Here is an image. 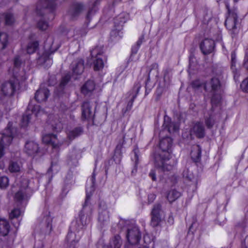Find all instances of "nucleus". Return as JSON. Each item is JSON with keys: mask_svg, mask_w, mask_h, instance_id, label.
Wrapping results in <instances>:
<instances>
[{"mask_svg": "<svg viewBox=\"0 0 248 248\" xmlns=\"http://www.w3.org/2000/svg\"><path fill=\"white\" fill-rule=\"evenodd\" d=\"M172 146V140L170 137H165L160 141L159 147L162 152L155 156V166L164 171H170L174 167L167 163L170 157Z\"/></svg>", "mask_w": 248, "mask_h": 248, "instance_id": "f03ea898", "label": "nucleus"}, {"mask_svg": "<svg viewBox=\"0 0 248 248\" xmlns=\"http://www.w3.org/2000/svg\"><path fill=\"white\" fill-rule=\"evenodd\" d=\"M84 6L82 3H76L73 4L68 11V15L71 19H76L84 10Z\"/></svg>", "mask_w": 248, "mask_h": 248, "instance_id": "dca6fc26", "label": "nucleus"}, {"mask_svg": "<svg viewBox=\"0 0 248 248\" xmlns=\"http://www.w3.org/2000/svg\"><path fill=\"white\" fill-rule=\"evenodd\" d=\"M149 176H150V177L152 178V179L153 181H156V176H155V170H152L150 171V172L149 173Z\"/></svg>", "mask_w": 248, "mask_h": 248, "instance_id": "6e6d98bb", "label": "nucleus"}, {"mask_svg": "<svg viewBox=\"0 0 248 248\" xmlns=\"http://www.w3.org/2000/svg\"><path fill=\"white\" fill-rule=\"evenodd\" d=\"M226 7L228 9L229 15L226 19L225 24L228 30H233L236 28L238 21L237 9L234 8L230 10L228 3L226 4Z\"/></svg>", "mask_w": 248, "mask_h": 248, "instance_id": "9d476101", "label": "nucleus"}, {"mask_svg": "<svg viewBox=\"0 0 248 248\" xmlns=\"http://www.w3.org/2000/svg\"><path fill=\"white\" fill-rule=\"evenodd\" d=\"M14 76L8 81L2 85L1 91L6 96L13 95L18 86L19 80H24L25 78H20L17 75L16 69L14 70Z\"/></svg>", "mask_w": 248, "mask_h": 248, "instance_id": "20e7f679", "label": "nucleus"}, {"mask_svg": "<svg viewBox=\"0 0 248 248\" xmlns=\"http://www.w3.org/2000/svg\"><path fill=\"white\" fill-rule=\"evenodd\" d=\"M133 152L135 154V162L137 163L138 160V153L139 152V150L137 148H135L133 150Z\"/></svg>", "mask_w": 248, "mask_h": 248, "instance_id": "680f3d73", "label": "nucleus"}, {"mask_svg": "<svg viewBox=\"0 0 248 248\" xmlns=\"http://www.w3.org/2000/svg\"><path fill=\"white\" fill-rule=\"evenodd\" d=\"M3 16L6 25H11L15 22V18L13 14L6 12L3 15Z\"/></svg>", "mask_w": 248, "mask_h": 248, "instance_id": "4c0bfd02", "label": "nucleus"}, {"mask_svg": "<svg viewBox=\"0 0 248 248\" xmlns=\"http://www.w3.org/2000/svg\"><path fill=\"white\" fill-rule=\"evenodd\" d=\"M202 148L198 145H194L192 147L191 151V157L195 162L200 161L201 158Z\"/></svg>", "mask_w": 248, "mask_h": 248, "instance_id": "bb28decb", "label": "nucleus"}, {"mask_svg": "<svg viewBox=\"0 0 248 248\" xmlns=\"http://www.w3.org/2000/svg\"><path fill=\"white\" fill-rule=\"evenodd\" d=\"M37 27L39 30L45 31L49 27L48 23L45 21L43 19H41L38 22Z\"/></svg>", "mask_w": 248, "mask_h": 248, "instance_id": "c03bdc74", "label": "nucleus"}, {"mask_svg": "<svg viewBox=\"0 0 248 248\" xmlns=\"http://www.w3.org/2000/svg\"><path fill=\"white\" fill-rule=\"evenodd\" d=\"M49 18L51 20L54 18V15L52 13L50 14Z\"/></svg>", "mask_w": 248, "mask_h": 248, "instance_id": "69168bd1", "label": "nucleus"}, {"mask_svg": "<svg viewBox=\"0 0 248 248\" xmlns=\"http://www.w3.org/2000/svg\"><path fill=\"white\" fill-rule=\"evenodd\" d=\"M182 175L184 178L189 181H192L194 179V176L192 172L188 168L184 170Z\"/></svg>", "mask_w": 248, "mask_h": 248, "instance_id": "58836bf2", "label": "nucleus"}, {"mask_svg": "<svg viewBox=\"0 0 248 248\" xmlns=\"http://www.w3.org/2000/svg\"><path fill=\"white\" fill-rule=\"evenodd\" d=\"M97 248H109V247L107 245H105L103 242H99L97 244Z\"/></svg>", "mask_w": 248, "mask_h": 248, "instance_id": "4d7b16f0", "label": "nucleus"}, {"mask_svg": "<svg viewBox=\"0 0 248 248\" xmlns=\"http://www.w3.org/2000/svg\"><path fill=\"white\" fill-rule=\"evenodd\" d=\"M139 48H140V47L136 45L133 46L132 47V50H131L132 54H136L137 53Z\"/></svg>", "mask_w": 248, "mask_h": 248, "instance_id": "13d9d810", "label": "nucleus"}, {"mask_svg": "<svg viewBox=\"0 0 248 248\" xmlns=\"http://www.w3.org/2000/svg\"><path fill=\"white\" fill-rule=\"evenodd\" d=\"M70 79V76L69 74H67L65 76H64L60 83L59 88L61 90H62L64 88V86L67 84V83L69 82Z\"/></svg>", "mask_w": 248, "mask_h": 248, "instance_id": "49530a36", "label": "nucleus"}, {"mask_svg": "<svg viewBox=\"0 0 248 248\" xmlns=\"http://www.w3.org/2000/svg\"><path fill=\"white\" fill-rule=\"evenodd\" d=\"M21 183L20 189L16 193L15 196V199L18 201L24 200L28 198L29 181L26 179H23Z\"/></svg>", "mask_w": 248, "mask_h": 248, "instance_id": "4468645a", "label": "nucleus"}, {"mask_svg": "<svg viewBox=\"0 0 248 248\" xmlns=\"http://www.w3.org/2000/svg\"><path fill=\"white\" fill-rule=\"evenodd\" d=\"M151 69L148 73V77L149 78L151 75L157 76L158 74V65L157 63H153L151 66Z\"/></svg>", "mask_w": 248, "mask_h": 248, "instance_id": "37998d69", "label": "nucleus"}, {"mask_svg": "<svg viewBox=\"0 0 248 248\" xmlns=\"http://www.w3.org/2000/svg\"><path fill=\"white\" fill-rule=\"evenodd\" d=\"M191 58H190V60H189V61H190V62H189V66H191Z\"/></svg>", "mask_w": 248, "mask_h": 248, "instance_id": "774afa93", "label": "nucleus"}, {"mask_svg": "<svg viewBox=\"0 0 248 248\" xmlns=\"http://www.w3.org/2000/svg\"><path fill=\"white\" fill-rule=\"evenodd\" d=\"M98 222L100 225L103 227L107 225L109 222V213L107 208H99Z\"/></svg>", "mask_w": 248, "mask_h": 248, "instance_id": "aec40b11", "label": "nucleus"}, {"mask_svg": "<svg viewBox=\"0 0 248 248\" xmlns=\"http://www.w3.org/2000/svg\"><path fill=\"white\" fill-rule=\"evenodd\" d=\"M82 133V129L80 127H77L70 131L68 134V139L72 140L76 137L80 136Z\"/></svg>", "mask_w": 248, "mask_h": 248, "instance_id": "f704fd0d", "label": "nucleus"}, {"mask_svg": "<svg viewBox=\"0 0 248 248\" xmlns=\"http://www.w3.org/2000/svg\"><path fill=\"white\" fill-rule=\"evenodd\" d=\"M95 89V83L93 80H88L81 87V92L85 95L91 93Z\"/></svg>", "mask_w": 248, "mask_h": 248, "instance_id": "cd10ccee", "label": "nucleus"}, {"mask_svg": "<svg viewBox=\"0 0 248 248\" xmlns=\"http://www.w3.org/2000/svg\"><path fill=\"white\" fill-rule=\"evenodd\" d=\"M203 15L205 20L208 21L212 18L211 12L209 9L207 8H204L203 9Z\"/></svg>", "mask_w": 248, "mask_h": 248, "instance_id": "de8ad7c7", "label": "nucleus"}, {"mask_svg": "<svg viewBox=\"0 0 248 248\" xmlns=\"http://www.w3.org/2000/svg\"><path fill=\"white\" fill-rule=\"evenodd\" d=\"M129 18V15L126 13H122L116 16L114 19V23L116 29L111 31L110 36L112 40L113 38H116V40L119 39L122 37V32H120L123 25Z\"/></svg>", "mask_w": 248, "mask_h": 248, "instance_id": "423d86ee", "label": "nucleus"}, {"mask_svg": "<svg viewBox=\"0 0 248 248\" xmlns=\"http://www.w3.org/2000/svg\"><path fill=\"white\" fill-rule=\"evenodd\" d=\"M163 125L170 133L177 132L179 129L178 124L171 122L169 118H165Z\"/></svg>", "mask_w": 248, "mask_h": 248, "instance_id": "a878e982", "label": "nucleus"}, {"mask_svg": "<svg viewBox=\"0 0 248 248\" xmlns=\"http://www.w3.org/2000/svg\"><path fill=\"white\" fill-rule=\"evenodd\" d=\"M4 148L2 144H0V158L4 155Z\"/></svg>", "mask_w": 248, "mask_h": 248, "instance_id": "bf43d9fd", "label": "nucleus"}, {"mask_svg": "<svg viewBox=\"0 0 248 248\" xmlns=\"http://www.w3.org/2000/svg\"><path fill=\"white\" fill-rule=\"evenodd\" d=\"M236 54L234 52H232L231 54V69L233 72L236 70Z\"/></svg>", "mask_w": 248, "mask_h": 248, "instance_id": "09e8293b", "label": "nucleus"}, {"mask_svg": "<svg viewBox=\"0 0 248 248\" xmlns=\"http://www.w3.org/2000/svg\"><path fill=\"white\" fill-rule=\"evenodd\" d=\"M143 38L142 37L140 38L139 39V40L137 41L136 45L140 47L141 44H142V43L143 42Z\"/></svg>", "mask_w": 248, "mask_h": 248, "instance_id": "e2e57ef3", "label": "nucleus"}, {"mask_svg": "<svg viewBox=\"0 0 248 248\" xmlns=\"http://www.w3.org/2000/svg\"><path fill=\"white\" fill-rule=\"evenodd\" d=\"M222 83L219 77H213L211 79L204 83L203 87L205 90L212 93L211 104L212 111L214 107L217 106L220 103L221 96Z\"/></svg>", "mask_w": 248, "mask_h": 248, "instance_id": "7ed1b4c3", "label": "nucleus"}, {"mask_svg": "<svg viewBox=\"0 0 248 248\" xmlns=\"http://www.w3.org/2000/svg\"><path fill=\"white\" fill-rule=\"evenodd\" d=\"M49 122L51 125L52 129L56 132L60 131L63 127L62 124L60 120L58 115H50L49 117Z\"/></svg>", "mask_w": 248, "mask_h": 248, "instance_id": "4be33fe9", "label": "nucleus"}, {"mask_svg": "<svg viewBox=\"0 0 248 248\" xmlns=\"http://www.w3.org/2000/svg\"><path fill=\"white\" fill-rule=\"evenodd\" d=\"M192 87L194 88H199L202 86V83L200 80H197L192 82Z\"/></svg>", "mask_w": 248, "mask_h": 248, "instance_id": "864d4df0", "label": "nucleus"}, {"mask_svg": "<svg viewBox=\"0 0 248 248\" xmlns=\"http://www.w3.org/2000/svg\"><path fill=\"white\" fill-rule=\"evenodd\" d=\"M95 182V175L93 172L89 184L86 186V197L83 208L79 213L78 218L72 223L71 228L73 230L78 231L83 229L91 221L92 209L90 206H88V201L94 190Z\"/></svg>", "mask_w": 248, "mask_h": 248, "instance_id": "f257e3e1", "label": "nucleus"}, {"mask_svg": "<svg viewBox=\"0 0 248 248\" xmlns=\"http://www.w3.org/2000/svg\"><path fill=\"white\" fill-rule=\"evenodd\" d=\"M56 0H39L37 4L36 10L38 14L41 15V8L44 9H49L51 11H53L56 6Z\"/></svg>", "mask_w": 248, "mask_h": 248, "instance_id": "f3484780", "label": "nucleus"}, {"mask_svg": "<svg viewBox=\"0 0 248 248\" xmlns=\"http://www.w3.org/2000/svg\"><path fill=\"white\" fill-rule=\"evenodd\" d=\"M9 185V179L7 177L3 176L0 177V188H6Z\"/></svg>", "mask_w": 248, "mask_h": 248, "instance_id": "a18cd8bd", "label": "nucleus"}, {"mask_svg": "<svg viewBox=\"0 0 248 248\" xmlns=\"http://www.w3.org/2000/svg\"><path fill=\"white\" fill-rule=\"evenodd\" d=\"M205 119V123L207 128H211L214 124H215V121L213 119V116L212 114H209V116H205L204 117Z\"/></svg>", "mask_w": 248, "mask_h": 248, "instance_id": "79ce46f5", "label": "nucleus"}, {"mask_svg": "<svg viewBox=\"0 0 248 248\" xmlns=\"http://www.w3.org/2000/svg\"><path fill=\"white\" fill-rule=\"evenodd\" d=\"M24 55H17L15 56L14 59V64L15 68L18 69L23 62Z\"/></svg>", "mask_w": 248, "mask_h": 248, "instance_id": "a19ab883", "label": "nucleus"}, {"mask_svg": "<svg viewBox=\"0 0 248 248\" xmlns=\"http://www.w3.org/2000/svg\"><path fill=\"white\" fill-rule=\"evenodd\" d=\"M39 43L37 41L30 42L27 46V51L29 54L34 53L38 48Z\"/></svg>", "mask_w": 248, "mask_h": 248, "instance_id": "c9c22d12", "label": "nucleus"}, {"mask_svg": "<svg viewBox=\"0 0 248 248\" xmlns=\"http://www.w3.org/2000/svg\"><path fill=\"white\" fill-rule=\"evenodd\" d=\"M72 69L76 75H80L84 69V61L82 59H77L72 63Z\"/></svg>", "mask_w": 248, "mask_h": 248, "instance_id": "b1692460", "label": "nucleus"}, {"mask_svg": "<svg viewBox=\"0 0 248 248\" xmlns=\"http://www.w3.org/2000/svg\"><path fill=\"white\" fill-rule=\"evenodd\" d=\"M13 139V136L11 130L8 128L3 133L0 134V144H2L5 147L11 144Z\"/></svg>", "mask_w": 248, "mask_h": 248, "instance_id": "a211bd4d", "label": "nucleus"}, {"mask_svg": "<svg viewBox=\"0 0 248 248\" xmlns=\"http://www.w3.org/2000/svg\"><path fill=\"white\" fill-rule=\"evenodd\" d=\"M21 214V212L18 209H14L10 214V217L11 219L18 217Z\"/></svg>", "mask_w": 248, "mask_h": 248, "instance_id": "8fccbe9b", "label": "nucleus"}, {"mask_svg": "<svg viewBox=\"0 0 248 248\" xmlns=\"http://www.w3.org/2000/svg\"><path fill=\"white\" fill-rule=\"evenodd\" d=\"M241 88L245 92H248V78L243 81L241 84Z\"/></svg>", "mask_w": 248, "mask_h": 248, "instance_id": "603ef678", "label": "nucleus"}, {"mask_svg": "<svg viewBox=\"0 0 248 248\" xmlns=\"http://www.w3.org/2000/svg\"><path fill=\"white\" fill-rule=\"evenodd\" d=\"M94 115L92 106L89 101L84 102L81 105V119L83 121L92 120Z\"/></svg>", "mask_w": 248, "mask_h": 248, "instance_id": "9b49d317", "label": "nucleus"}, {"mask_svg": "<svg viewBox=\"0 0 248 248\" xmlns=\"http://www.w3.org/2000/svg\"><path fill=\"white\" fill-rule=\"evenodd\" d=\"M53 165H51V167L49 169L48 172L52 171Z\"/></svg>", "mask_w": 248, "mask_h": 248, "instance_id": "338daca9", "label": "nucleus"}, {"mask_svg": "<svg viewBox=\"0 0 248 248\" xmlns=\"http://www.w3.org/2000/svg\"><path fill=\"white\" fill-rule=\"evenodd\" d=\"M79 238H77L75 233L72 232H69L66 237V241L69 248H74Z\"/></svg>", "mask_w": 248, "mask_h": 248, "instance_id": "c85d7f7f", "label": "nucleus"}, {"mask_svg": "<svg viewBox=\"0 0 248 248\" xmlns=\"http://www.w3.org/2000/svg\"><path fill=\"white\" fill-rule=\"evenodd\" d=\"M98 4V0H95L93 2L92 7L90 8V9L87 14L86 17L85 24L86 26H88L89 23L91 19V16L96 11L95 6Z\"/></svg>", "mask_w": 248, "mask_h": 248, "instance_id": "473e14b6", "label": "nucleus"}, {"mask_svg": "<svg viewBox=\"0 0 248 248\" xmlns=\"http://www.w3.org/2000/svg\"><path fill=\"white\" fill-rule=\"evenodd\" d=\"M161 205L160 204L157 203L154 205L151 212V225L154 227L158 226L160 222H161Z\"/></svg>", "mask_w": 248, "mask_h": 248, "instance_id": "f8f14e48", "label": "nucleus"}, {"mask_svg": "<svg viewBox=\"0 0 248 248\" xmlns=\"http://www.w3.org/2000/svg\"><path fill=\"white\" fill-rule=\"evenodd\" d=\"M248 240V237H247L244 240V242L242 244V248H248V242H247Z\"/></svg>", "mask_w": 248, "mask_h": 248, "instance_id": "052dcab7", "label": "nucleus"}, {"mask_svg": "<svg viewBox=\"0 0 248 248\" xmlns=\"http://www.w3.org/2000/svg\"><path fill=\"white\" fill-rule=\"evenodd\" d=\"M40 219V227L42 232L45 234H49L52 228V218L50 212L47 210L44 211Z\"/></svg>", "mask_w": 248, "mask_h": 248, "instance_id": "6e6552de", "label": "nucleus"}, {"mask_svg": "<svg viewBox=\"0 0 248 248\" xmlns=\"http://www.w3.org/2000/svg\"><path fill=\"white\" fill-rule=\"evenodd\" d=\"M123 147L122 144L119 143L117 145L115 150V156L118 155L120 157L122 156V149Z\"/></svg>", "mask_w": 248, "mask_h": 248, "instance_id": "3c124183", "label": "nucleus"}, {"mask_svg": "<svg viewBox=\"0 0 248 248\" xmlns=\"http://www.w3.org/2000/svg\"><path fill=\"white\" fill-rule=\"evenodd\" d=\"M43 142L51 145L53 148H57L62 144L57 139L56 135L53 134H47L43 136Z\"/></svg>", "mask_w": 248, "mask_h": 248, "instance_id": "2eb2a0df", "label": "nucleus"}, {"mask_svg": "<svg viewBox=\"0 0 248 248\" xmlns=\"http://www.w3.org/2000/svg\"><path fill=\"white\" fill-rule=\"evenodd\" d=\"M21 166L16 162L12 161L9 165V170L11 172H17L20 170Z\"/></svg>", "mask_w": 248, "mask_h": 248, "instance_id": "ea45409f", "label": "nucleus"}, {"mask_svg": "<svg viewBox=\"0 0 248 248\" xmlns=\"http://www.w3.org/2000/svg\"><path fill=\"white\" fill-rule=\"evenodd\" d=\"M44 113V111L43 109L41 108L39 105H32L31 103H30L27 111L23 115L21 121V126L26 127L28 125L31 116L34 114L35 117H38Z\"/></svg>", "mask_w": 248, "mask_h": 248, "instance_id": "0eeeda50", "label": "nucleus"}, {"mask_svg": "<svg viewBox=\"0 0 248 248\" xmlns=\"http://www.w3.org/2000/svg\"><path fill=\"white\" fill-rule=\"evenodd\" d=\"M52 54L49 51H45L42 55L39 57L37 60V63L39 65H42L46 68H48L52 64V60L50 57Z\"/></svg>", "mask_w": 248, "mask_h": 248, "instance_id": "6ab92c4d", "label": "nucleus"}, {"mask_svg": "<svg viewBox=\"0 0 248 248\" xmlns=\"http://www.w3.org/2000/svg\"><path fill=\"white\" fill-rule=\"evenodd\" d=\"M49 95V91L45 87H40L36 92L35 99L39 103L46 100Z\"/></svg>", "mask_w": 248, "mask_h": 248, "instance_id": "412c9836", "label": "nucleus"}, {"mask_svg": "<svg viewBox=\"0 0 248 248\" xmlns=\"http://www.w3.org/2000/svg\"><path fill=\"white\" fill-rule=\"evenodd\" d=\"M126 238L129 244L131 245L138 244L141 238L139 227L135 226L128 228L126 231Z\"/></svg>", "mask_w": 248, "mask_h": 248, "instance_id": "1a4fd4ad", "label": "nucleus"}, {"mask_svg": "<svg viewBox=\"0 0 248 248\" xmlns=\"http://www.w3.org/2000/svg\"><path fill=\"white\" fill-rule=\"evenodd\" d=\"M111 247L114 248H120L122 244V240L119 235H116L112 238L110 241Z\"/></svg>", "mask_w": 248, "mask_h": 248, "instance_id": "e433bc0d", "label": "nucleus"}, {"mask_svg": "<svg viewBox=\"0 0 248 248\" xmlns=\"http://www.w3.org/2000/svg\"><path fill=\"white\" fill-rule=\"evenodd\" d=\"M156 198V195L155 194L152 193L148 195V200L149 203H152L154 202Z\"/></svg>", "mask_w": 248, "mask_h": 248, "instance_id": "5fc2aeb1", "label": "nucleus"}, {"mask_svg": "<svg viewBox=\"0 0 248 248\" xmlns=\"http://www.w3.org/2000/svg\"><path fill=\"white\" fill-rule=\"evenodd\" d=\"M103 47L97 46L91 50V56L93 59V69L95 71L102 69L104 66Z\"/></svg>", "mask_w": 248, "mask_h": 248, "instance_id": "39448f33", "label": "nucleus"}, {"mask_svg": "<svg viewBox=\"0 0 248 248\" xmlns=\"http://www.w3.org/2000/svg\"><path fill=\"white\" fill-rule=\"evenodd\" d=\"M181 195V194L178 191L175 189L170 190L167 195V198L170 202H172L176 200Z\"/></svg>", "mask_w": 248, "mask_h": 248, "instance_id": "2f4dec72", "label": "nucleus"}, {"mask_svg": "<svg viewBox=\"0 0 248 248\" xmlns=\"http://www.w3.org/2000/svg\"><path fill=\"white\" fill-rule=\"evenodd\" d=\"M244 66L248 71V59L247 61H245L244 63Z\"/></svg>", "mask_w": 248, "mask_h": 248, "instance_id": "0e129e2a", "label": "nucleus"}, {"mask_svg": "<svg viewBox=\"0 0 248 248\" xmlns=\"http://www.w3.org/2000/svg\"><path fill=\"white\" fill-rule=\"evenodd\" d=\"M140 89V86L137 85L134 87V89H135V93L132 95L131 98L127 103V106L125 109H123V112L124 113H125L126 112L130 110L132 108L133 102L137 97V95L139 93V90Z\"/></svg>", "mask_w": 248, "mask_h": 248, "instance_id": "7c9ffc66", "label": "nucleus"}, {"mask_svg": "<svg viewBox=\"0 0 248 248\" xmlns=\"http://www.w3.org/2000/svg\"><path fill=\"white\" fill-rule=\"evenodd\" d=\"M215 47L214 41L208 38L204 39L200 45V48L202 54L205 55L212 53L214 50Z\"/></svg>", "mask_w": 248, "mask_h": 248, "instance_id": "ddd939ff", "label": "nucleus"}, {"mask_svg": "<svg viewBox=\"0 0 248 248\" xmlns=\"http://www.w3.org/2000/svg\"><path fill=\"white\" fill-rule=\"evenodd\" d=\"M8 36L5 32H0V50L4 49L8 44Z\"/></svg>", "mask_w": 248, "mask_h": 248, "instance_id": "72a5a7b5", "label": "nucleus"}, {"mask_svg": "<svg viewBox=\"0 0 248 248\" xmlns=\"http://www.w3.org/2000/svg\"><path fill=\"white\" fill-rule=\"evenodd\" d=\"M9 222L4 219L0 218V236H6L10 231Z\"/></svg>", "mask_w": 248, "mask_h": 248, "instance_id": "c756f323", "label": "nucleus"}, {"mask_svg": "<svg viewBox=\"0 0 248 248\" xmlns=\"http://www.w3.org/2000/svg\"><path fill=\"white\" fill-rule=\"evenodd\" d=\"M191 132L199 138H203L205 135V129L202 123L201 122L196 123L193 125Z\"/></svg>", "mask_w": 248, "mask_h": 248, "instance_id": "393cba45", "label": "nucleus"}, {"mask_svg": "<svg viewBox=\"0 0 248 248\" xmlns=\"http://www.w3.org/2000/svg\"><path fill=\"white\" fill-rule=\"evenodd\" d=\"M37 143L33 141H27L25 145V152L31 156H34L38 151Z\"/></svg>", "mask_w": 248, "mask_h": 248, "instance_id": "5701e85b", "label": "nucleus"}]
</instances>
